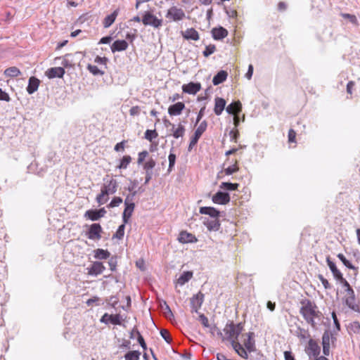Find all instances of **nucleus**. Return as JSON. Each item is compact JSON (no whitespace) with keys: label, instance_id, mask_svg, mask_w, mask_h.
<instances>
[{"label":"nucleus","instance_id":"f3484780","mask_svg":"<svg viewBox=\"0 0 360 360\" xmlns=\"http://www.w3.org/2000/svg\"><path fill=\"white\" fill-rule=\"evenodd\" d=\"M119 13H120V8H116L112 13L106 15L102 21L103 27L104 28L110 27L115 22Z\"/></svg>","mask_w":360,"mask_h":360},{"label":"nucleus","instance_id":"ea45409f","mask_svg":"<svg viewBox=\"0 0 360 360\" xmlns=\"http://www.w3.org/2000/svg\"><path fill=\"white\" fill-rule=\"evenodd\" d=\"M87 70L94 75H103L105 72L101 70L97 66L89 64L86 67Z\"/></svg>","mask_w":360,"mask_h":360},{"label":"nucleus","instance_id":"9b49d317","mask_svg":"<svg viewBox=\"0 0 360 360\" xmlns=\"http://www.w3.org/2000/svg\"><path fill=\"white\" fill-rule=\"evenodd\" d=\"M118 187L117 181L111 178L110 180L105 181L101 187V191L106 193V194L112 195L116 193Z\"/></svg>","mask_w":360,"mask_h":360},{"label":"nucleus","instance_id":"052dcab7","mask_svg":"<svg viewBox=\"0 0 360 360\" xmlns=\"http://www.w3.org/2000/svg\"><path fill=\"white\" fill-rule=\"evenodd\" d=\"M0 101H4L6 102H9L11 101V98H10V96L8 95V94L6 93V91H3L1 88H0Z\"/></svg>","mask_w":360,"mask_h":360},{"label":"nucleus","instance_id":"69168bd1","mask_svg":"<svg viewBox=\"0 0 360 360\" xmlns=\"http://www.w3.org/2000/svg\"><path fill=\"white\" fill-rule=\"evenodd\" d=\"M108 265L110 266V269L112 271H115L116 270L117 262L115 259H110L108 262Z\"/></svg>","mask_w":360,"mask_h":360},{"label":"nucleus","instance_id":"2f4dec72","mask_svg":"<svg viewBox=\"0 0 360 360\" xmlns=\"http://www.w3.org/2000/svg\"><path fill=\"white\" fill-rule=\"evenodd\" d=\"M110 255V253L107 250L96 249L94 250V257L98 259H106Z\"/></svg>","mask_w":360,"mask_h":360},{"label":"nucleus","instance_id":"6e6d98bb","mask_svg":"<svg viewBox=\"0 0 360 360\" xmlns=\"http://www.w3.org/2000/svg\"><path fill=\"white\" fill-rule=\"evenodd\" d=\"M318 278L321 282V283L323 284L325 289H330L331 288L329 282L328 281V280L326 278H325L323 277V276H322L321 274H319L318 276Z\"/></svg>","mask_w":360,"mask_h":360},{"label":"nucleus","instance_id":"20e7f679","mask_svg":"<svg viewBox=\"0 0 360 360\" xmlns=\"http://www.w3.org/2000/svg\"><path fill=\"white\" fill-rule=\"evenodd\" d=\"M141 21L145 26H151L153 28L158 29L162 26L163 20L158 18L150 11H146L141 18Z\"/></svg>","mask_w":360,"mask_h":360},{"label":"nucleus","instance_id":"4c0bfd02","mask_svg":"<svg viewBox=\"0 0 360 360\" xmlns=\"http://www.w3.org/2000/svg\"><path fill=\"white\" fill-rule=\"evenodd\" d=\"M239 170V167L238 165V160H235L234 164L231 166H229L227 168L224 169V173L226 175H231L233 173L237 172Z\"/></svg>","mask_w":360,"mask_h":360},{"label":"nucleus","instance_id":"864d4df0","mask_svg":"<svg viewBox=\"0 0 360 360\" xmlns=\"http://www.w3.org/2000/svg\"><path fill=\"white\" fill-rule=\"evenodd\" d=\"M231 140L234 141L235 143L238 142V139L239 137V131L237 129H232L229 133Z\"/></svg>","mask_w":360,"mask_h":360},{"label":"nucleus","instance_id":"393cba45","mask_svg":"<svg viewBox=\"0 0 360 360\" xmlns=\"http://www.w3.org/2000/svg\"><path fill=\"white\" fill-rule=\"evenodd\" d=\"M226 106V101L222 98H216L214 111L217 115H220Z\"/></svg>","mask_w":360,"mask_h":360},{"label":"nucleus","instance_id":"1a4fd4ad","mask_svg":"<svg viewBox=\"0 0 360 360\" xmlns=\"http://www.w3.org/2000/svg\"><path fill=\"white\" fill-rule=\"evenodd\" d=\"M336 338L333 335V334L330 331L326 330L324 332L322 336V345L323 352L325 355H329L330 342L333 344Z\"/></svg>","mask_w":360,"mask_h":360},{"label":"nucleus","instance_id":"bf43d9fd","mask_svg":"<svg viewBox=\"0 0 360 360\" xmlns=\"http://www.w3.org/2000/svg\"><path fill=\"white\" fill-rule=\"evenodd\" d=\"M127 143V141H122L120 143H117L114 148V150L117 152L119 151H124L125 148V143Z\"/></svg>","mask_w":360,"mask_h":360},{"label":"nucleus","instance_id":"774afa93","mask_svg":"<svg viewBox=\"0 0 360 360\" xmlns=\"http://www.w3.org/2000/svg\"><path fill=\"white\" fill-rule=\"evenodd\" d=\"M284 356L285 360H295L291 352L285 351L284 352Z\"/></svg>","mask_w":360,"mask_h":360},{"label":"nucleus","instance_id":"72a5a7b5","mask_svg":"<svg viewBox=\"0 0 360 360\" xmlns=\"http://www.w3.org/2000/svg\"><path fill=\"white\" fill-rule=\"evenodd\" d=\"M84 217L91 221H97L100 219L97 210H89L85 212Z\"/></svg>","mask_w":360,"mask_h":360},{"label":"nucleus","instance_id":"4be33fe9","mask_svg":"<svg viewBox=\"0 0 360 360\" xmlns=\"http://www.w3.org/2000/svg\"><path fill=\"white\" fill-rule=\"evenodd\" d=\"M200 84L190 82L187 84L183 85L182 90L184 92L189 94H195L200 90Z\"/></svg>","mask_w":360,"mask_h":360},{"label":"nucleus","instance_id":"7ed1b4c3","mask_svg":"<svg viewBox=\"0 0 360 360\" xmlns=\"http://www.w3.org/2000/svg\"><path fill=\"white\" fill-rule=\"evenodd\" d=\"M163 122L166 127H172V128L169 130V134H167L168 136H172L176 139L184 137L186 129L182 124L179 123L177 126H176L167 119H165Z\"/></svg>","mask_w":360,"mask_h":360},{"label":"nucleus","instance_id":"b1692460","mask_svg":"<svg viewBox=\"0 0 360 360\" xmlns=\"http://www.w3.org/2000/svg\"><path fill=\"white\" fill-rule=\"evenodd\" d=\"M242 110V104L240 101H234L226 107V111L229 114H238Z\"/></svg>","mask_w":360,"mask_h":360},{"label":"nucleus","instance_id":"de8ad7c7","mask_svg":"<svg viewBox=\"0 0 360 360\" xmlns=\"http://www.w3.org/2000/svg\"><path fill=\"white\" fill-rule=\"evenodd\" d=\"M122 202V199L120 197H114L111 202L108 205V207L112 208L118 207Z\"/></svg>","mask_w":360,"mask_h":360},{"label":"nucleus","instance_id":"79ce46f5","mask_svg":"<svg viewBox=\"0 0 360 360\" xmlns=\"http://www.w3.org/2000/svg\"><path fill=\"white\" fill-rule=\"evenodd\" d=\"M239 186L238 184H233L229 182H222L220 187L221 188L226 189L228 191L237 190Z\"/></svg>","mask_w":360,"mask_h":360},{"label":"nucleus","instance_id":"5701e85b","mask_svg":"<svg viewBox=\"0 0 360 360\" xmlns=\"http://www.w3.org/2000/svg\"><path fill=\"white\" fill-rule=\"evenodd\" d=\"M212 37L216 40H221L226 37L228 35V31L222 27H214L212 30Z\"/></svg>","mask_w":360,"mask_h":360},{"label":"nucleus","instance_id":"a19ab883","mask_svg":"<svg viewBox=\"0 0 360 360\" xmlns=\"http://www.w3.org/2000/svg\"><path fill=\"white\" fill-rule=\"evenodd\" d=\"M158 136V134L155 129L150 130L147 129L144 134V137L146 139L149 141H152L153 139H156Z\"/></svg>","mask_w":360,"mask_h":360},{"label":"nucleus","instance_id":"c756f323","mask_svg":"<svg viewBox=\"0 0 360 360\" xmlns=\"http://www.w3.org/2000/svg\"><path fill=\"white\" fill-rule=\"evenodd\" d=\"M228 74L224 70H220L217 72V74L213 77L212 83L214 85H218L222 82H224L227 78Z\"/></svg>","mask_w":360,"mask_h":360},{"label":"nucleus","instance_id":"c85d7f7f","mask_svg":"<svg viewBox=\"0 0 360 360\" xmlns=\"http://www.w3.org/2000/svg\"><path fill=\"white\" fill-rule=\"evenodd\" d=\"M326 262L335 278H336L337 280L338 278H342V273L340 271L339 269H338L335 264L330 259L329 257H327Z\"/></svg>","mask_w":360,"mask_h":360},{"label":"nucleus","instance_id":"6e6552de","mask_svg":"<svg viewBox=\"0 0 360 360\" xmlns=\"http://www.w3.org/2000/svg\"><path fill=\"white\" fill-rule=\"evenodd\" d=\"M102 227L99 224H92L86 232V236L90 240H98L101 238Z\"/></svg>","mask_w":360,"mask_h":360},{"label":"nucleus","instance_id":"2eb2a0df","mask_svg":"<svg viewBox=\"0 0 360 360\" xmlns=\"http://www.w3.org/2000/svg\"><path fill=\"white\" fill-rule=\"evenodd\" d=\"M65 69L62 67H55V68H51L48 69L45 75L47 76L49 79H53L55 77L62 78L63 75H65Z\"/></svg>","mask_w":360,"mask_h":360},{"label":"nucleus","instance_id":"338daca9","mask_svg":"<svg viewBox=\"0 0 360 360\" xmlns=\"http://www.w3.org/2000/svg\"><path fill=\"white\" fill-rule=\"evenodd\" d=\"M200 319L201 321V323L202 324L205 326V327H208L209 326V321H208V319L204 315V314H201L200 316Z\"/></svg>","mask_w":360,"mask_h":360},{"label":"nucleus","instance_id":"37998d69","mask_svg":"<svg viewBox=\"0 0 360 360\" xmlns=\"http://www.w3.org/2000/svg\"><path fill=\"white\" fill-rule=\"evenodd\" d=\"M155 160L153 158H150L144 164H143V167L146 172H150V170L155 167Z\"/></svg>","mask_w":360,"mask_h":360},{"label":"nucleus","instance_id":"ddd939ff","mask_svg":"<svg viewBox=\"0 0 360 360\" xmlns=\"http://www.w3.org/2000/svg\"><path fill=\"white\" fill-rule=\"evenodd\" d=\"M212 200L215 204L226 205L229 202L230 196L227 193L219 191L212 196Z\"/></svg>","mask_w":360,"mask_h":360},{"label":"nucleus","instance_id":"3c124183","mask_svg":"<svg viewBox=\"0 0 360 360\" xmlns=\"http://www.w3.org/2000/svg\"><path fill=\"white\" fill-rule=\"evenodd\" d=\"M168 160H169V168H168V170L169 171H172L174 165H175V162H176V155L172 153H170L169 155V157H168Z\"/></svg>","mask_w":360,"mask_h":360},{"label":"nucleus","instance_id":"0e129e2a","mask_svg":"<svg viewBox=\"0 0 360 360\" xmlns=\"http://www.w3.org/2000/svg\"><path fill=\"white\" fill-rule=\"evenodd\" d=\"M331 315H332V318L333 319V321H334V323H335V326L337 330H340V324L339 321H338V319L337 318L335 312L333 311Z\"/></svg>","mask_w":360,"mask_h":360},{"label":"nucleus","instance_id":"f8f14e48","mask_svg":"<svg viewBox=\"0 0 360 360\" xmlns=\"http://www.w3.org/2000/svg\"><path fill=\"white\" fill-rule=\"evenodd\" d=\"M178 240L181 243H193L198 241L195 235L186 231H181L178 237Z\"/></svg>","mask_w":360,"mask_h":360},{"label":"nucleus","instance_id":"bb28decb","mask_svg":"<svg viewBox=\"0 0 360 360\" xmlns=\"http://www.w3.org/2000/svg\"><path fill=\"white\" fill-rule=\"evenodd\" d=\"M307 352L309 354H311L313 356H317L319 354L320 352V347L316 343V341H314L312 339H310L308 342L307 346Z\"/></svg>","mask_w":360,"mask_h":360},{"label":"nucleus","instance_id":"f257e3e1","mask_svg":"<svg viewBox=\"0 0 360 360\" xmlns=\"http://www.w3.org/2000/svg\"><path fill=\"white\" fill-rule=\"evenodd\" d=\"M244 330V324L243 323H235L233 321H229L224 328V336L221 331L219 335L221 337L222 341H229L235 352L242 358L247 359L248 354L243 348L240 342H238V337L242 335Z\"/></svg>","mask_w":360,"mask_h":360},{"label":"nucleus","instance_id":"a211bd4d","mask_svg":"<svg viewBox=\"0 0 360 360\" xmlns=\"http://www.w3.org/2000/svg\"><path fill=\"white\" fill-rule=\"evenodd\" d=\"M199 212L202 214L209 215L212 219H219L220 212L213 207H201Z\"/></svg>","mask_w":360,"mask_h":360},{"label":"nucleus","instance_id":"7c9ffc66","mask_svg":"<svg viewBox=\"0 0 360 360\" xmlns=\"http://www.w3.org/2000/svg\"><path fill=\"white\" fill-rule=\"evenodd\" d=\"M4 75L9 77H17L21 75V72L18 68L13 66L6 68Z\"/></svg>","mask_w":360,"mask_h":360},{"label":"nucleus","instance_id":"4d7b16f0","mask_svg":"<svg viewBox=\"0 0 360 360\" xmlns=\"http://www.w3.org/2000/svg\"><path fill=\"white\" fill-rule=\"evenodd\" d=\"M108 61V59L106 57H101L98 56H97L94 59L95 63H96L98 64L103 65L105 67L107 65Z\"/></svg>","mask_w":360,"mask_h":360},{"label":"nucleus","instance_id":"f03ea898","mask_svg":"<svg viewBox=\"0 0 360 360\" xmlns=\"http://www.w3.org/2000/svg\"><path fill=\"white\" fill-rule=\"evenodd\" d=\"M300 304V314L312 328L316 329L317 328L316 320L320 321L321 319L322 313L319 310L317 305L310 300H302Z\"/></svg>","mask_w":360,"mask_h":360},{"label":"nucleus","instance_id":"aec40b11","mask_svg":"<svg viewBox=\"0 0 360 360\" xmlns=\"http://www.w3.org/2000/svg\"><path fill=\"white\" fill-rule=\"evenodd\" d=\"M203 295L201 292H198L194 295L191 300V305L192 311L197 312L198 309L200 308L203 302Z\"/></svg>","mask_w":360,"mask_h":360},{"label":"nucleus","instance_id":"f704fd0d","mask_svg":"<svg viewBox=\"0 0 360 360\" xmlns=\"http://www.w3.org/2000/svg\"><path fill=\"white\" fill-rule=\"evenodd\" d=\"M132 158L130 155H124L122 157V158L120 160V164L117 166L118 169H127L131 162Z\"/></svg>","mask_w":360,"mask_h":360},{"label":"nucleus","instance_id":"423d86ee","mask_svg":"<svg viewBox=\"0 0 360 360\" xmlns=\"http://www.w3.org/2000/svg\"><path fill=\"white\" fill-rule=\"evenodd\" d=\"M165 17L168 22L180 21L185 18V13L183 9L174 6L167 11Z\"/></svg>","mask_w":360,"mask_h":360},{"label":"nucleus","instance_id":"473e14b6","mask_svg":"<svg viewBox=\"0 0 360 360\" xmlns=\"http://www.w3.org/2000/svg\"><path fill=\"white\" fill-rule=\"evenodd\" d=\"M193 277L192 271H184L177 280V283L180 285H184Z\"/></svg>","mask_w":360,"mask_h":360},{"label":"nucleus","instance_id":"412c9836","mask_svg":"<svg viewBox=\"0 0 360 360\" xmlns=\"http://www.w3.org/2000/svg\"><path fill=\"white\" fill-rule=\"evenodd\" d=\"M128 43L127 41L122 39V40H116L115 41L111 46V51L112 53L118 52V51H123L127 49L128 48Z\"/></svg>","mask_w":360,"mask_h":360},{"label":"nucleus","instance_id":"a878e982","mask_svg":"<svg viewBox=\"0 0 360 360\" xmlns=\"http://www.w3.org/2000/svg\"><path fill=\"white\" fill-rule=\"evenodd\" d=\"M39 83H40L39 79H38L37 78H36L34 77H31L29 79V83H28V86L27 87V91L30 94H33L38 89Z\"/></svg>","mask_w":360,"mask_h":360},{"label":"nucleus","instance_id":"c9c22d12","mask_svg":"<svg viewBox=\"0 0 360 360\" xmlns=\"http://www.w3.org/2000/svg\"><path fill=\"white\" fill-rule=\"evenodd\" d=\"M141 353L139 351H129L124 355V360H139Z\"/></svg>","mask_w":360,"mask_h":360},{"label":"nucleus","instance_id":"dca6fc26","mask_svg":"<svg viewBox=\"0 0 360 360\" xmlns=\"http://www.w3.org/2000/svg\"><path fill=\"white\" fill-rule=\"evenodd\" d=\"M89 275L97 276L103 272L105 269V266L101 262H94L91 266L87 269Z\"/></svg>","mask_w":360,"mask_h":360},{"label":"nucleus","instance_id":"49530a36","mask_svg":"<svg viewBox=\"0 0 360 360\" xmlns=\"http://www.w3.org/2000/svg\"><path fill=\"white\" fill-rule=\"evenodd\" d=\"M124 229H125V224L120 225L117 231L115 232V235L113 236L114 238H116L117 239H122L124 235Z\"/></svg>","mask_w":360,"mask_h":360},{"label":"nucleus","instance_id":"5fc2aeb1","mask_svg":"<svg viewBox=\"0 0 360 360\" xmlns=\"http://www.w3.org/2000/svg\"><path fill=\"white\" fill-rule=\"evenodd\" d=\"M288 137L289 143H296V132L294 129L289 130Z\"/></svg>","mask_w":360,"mask_h":360},{"label":"nucleus","instance_id":"9d476101","mask_svg":"<svg viewBox=\"0 0 360 360\" xmlns=\"http://www.w3.org/2000/svg\"><path fill=\"white\" fill-rule=\"evenodd\" d=\"M125 208L122 214V219L124 224H127L132 215L135 208V204L129 200L127 196L124 200Z\"/></svg>","mask_w":360,"mask_h":360},{"label":"nucleus","instance_id":"680f3d73","mask_svg":"<svg viewBox=\"0 0 360 360\" xmlns=\"http://www.w3.org/2000/svg\"><path fill=\"white\" fill-rule=\"evenodd\" d=\"M140 111H141V109H140L139 106H138V105L133 106L129 110V114L131 116L138 115L140 113Z\"/></svg>","mask_w":360,"mask_h":360},{"label":"nucleus","instance_id":"a18cd8bd","mask_svg":"<svg viewBox=\"0 0 360 360\" xmlns=\"http://www.w3.org/2000/svg\"><path fill=\"white\" fill-rule=\"evenodd\" d=\"M215 51H216V46L214 44H210L208 46H206L202 53L205 57L207 58L211 54L214 53Z\"/></svg>","mask_w":360,"mask_h":360},{"label":"nucleus","instance_id":"13d9d810","mask_svg":"<svg viewBox=\"0 0 360 360\" xmlns=\"http://www.w3.org/2000/svg\"><path fill=\"white\" fill-rule=\"evenodd\" d=\"M200 137L199 136H196L195 134H194L193 136V137H191V141H190V143H189V146H188V150H191L192 148L197 144L199 139Z\"/></svg>","mask_w":360,"mask_h":360},{"label":"nucleus","instance_id":"cd10ccee","mask_svg":"<svg viewBox=\"0 0 360 360\" xmlns=\"http://www.w3.org/2000/svg\"><path fill=\"white\" fill-rule=\"evenodd\" d=\"M182 36L186 39L198 41L199 39V34L194 28L187 29L182 32Z\"/></svg>","mask_w":360,"mask_h":360},{"label":"nucleus","instance_id":"0eeeda50","mask_svg":"<svg viewBox=\"0 0 360 360\" xmlns=\"http://www.w3.org/2000/svg\"><path fill=\"white\" fill-rule=\"evenodd\" d=\"M345 300V304L348 306L349 308L354 311H359V305L358 302L356 300L354 292L353 290H346Z\"/></svg>","mask_w":360,"mask_h":360},{"label":"nucleus","instance_id":"39448f33","mask_svg":"<svg viewBox=\"0 0 360 360\" xmlns=\"http://www.w3.org/2000/svg\"><path fill=\"white\" fill-rule=\"evenodd\" d=\"M255 334L253 332H248L246 333H243L241 335L240 339L242 343V346L248 352H254L255 349Z\"/></svg>","mask_w":360,"mask_h":360},{"label":"nucleus","instance_id":"4468645a","mask_svg":"<svg viewBox=\"0 0 360 360\" xmlns=\"http://www.w3.org/2000/svg\"><path fill=\"white\" fill-rule=\"evenodd\" d=\"M203 224L210 231H217L221 226L219 219H209L205 217L203 219Z\"/></svg>","mask_w":360,"mask_h":360},{"label":"nucleus","instance_id":"6ab92c4d","mask_svg":"<svg viewBox=\"0 0 360 360\" xmlns=\"http://www.w3.org/2000/svg\"><path fill=\"white\" fill-rule=\"evenodd\" d=\"M184 108L185 104L183 102H177L168 108V113L171 116H177L181 114Z\"/></svg>","mask_w":360,"mask_h":360},{"label":"nucleus","instance_id":"603ef678","mask_svg":"<svg viewBox=\"0 0 360 360\" xmlns=\"http://www.w3.org/2000/svg\"><path fill=\"white\" fill-rule=\"evenodd\" d=\"M160 335L167 342L169 343L172 341V338L167 330L162 329L160 330Z\"/></svg>","mask_w":360,"mask_h":360},{"label":"nucleus","instance_id":"e433bc0d","mask_svg":"<svg viewBox=\"0 0 360 360\" xmlns=\"http://www.w3.org/2000/svg\"><path fill=\"white\" fill-rule=\"evenodd\" d=\"M109 200L108 195L106 194L105 191L103 192L101 190V193L97 195L96 200L98 205H103L107 202Z\"/></svg>","mask_w":360,"mask_h":360},{"label":"nucleus","instance_id":"e2e57ef3","mask_svg":"<svg viewBox=\"0 0 360 360\" xmlns=\"http://www.w3.org/2000/svg\"><path fill=\"white\" fill-rule=\"evenodd\" d=\"M137 334H138L139 343L140 344V345L144 350L146 349V344L145 342V340H144L143 336L141 335V333L139 331H137Z\"/></svg>","mask_w":360,"mask_h":360},{"label":"nucleus","instance_id":"8fccbe9b","mask_svg":"<svg viewBox=\"0 0 360 360\" xmlns=\"http://www.w3.org/2000/svg\"><path fill=\"white\" fill-rule=\"evenodd\" d=\"M341 15H342V18L349 20V21L352 24H354L355 25H359L358 24V20L356 19V17L354 15L349 14V13H342Z\"/></svg>","mask_w":360,"mask_h":360},{"label":"nucleus","instance_id":"c03bdc74","mask_svg":"<svg viewBox=\"0 0 360 360\" xmlns=\"http://www.w3.org/2000/svg\"><path fill=\"white\" fill-rule=\"evenodd\" d=\"M122 319L120 314H110V323L113 325H122Z\"/></svg>","mask_w":360,"mask_h":360},{"label":"nucleus","instance_id":"58836bf2","mask_svg":"<svg viewBox=\"0 0 360 360\" xmlns=\"http://www.w3.org/2000/svg\"><path fill=\"white\" fill-rule=\"evenodd\" d=\"M207 127V123L205 120L202 121L198 128L195 129L194 134L196 135V136L200 137L202 134L206 131Z\"/></svg>","mask_w":360,"mask_h":360},{"label":"nucleus","instance_id":"09e8293b","mask_svg":"<svg viewBox=\"0 0 360 360\" xmlns=\"http://www.w3.org/2000/svg\"><path fill=\"white\" fill-rule=\"evenodd\" d=\"M148 156V152L147 150H143L138 154L137 164L142 165L145 159Z\"/></svg>","mask_w":360,"mask_h":360}]
</instances>
